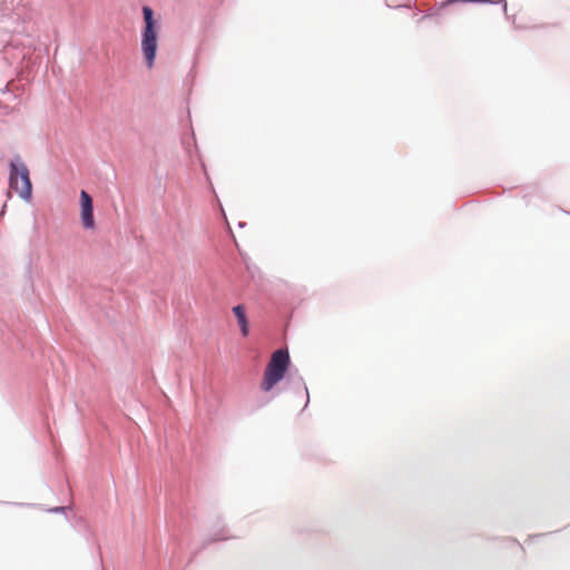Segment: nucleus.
I'll list each match as a JSON object with an SVG mask.
<instances>
[{
	"instance_id": "obj_9",
	"label": "nucleus",
	"mask_w": 570,
	"mask_h": 570,
	"mask_svg": "<svg viewBox=\"0 0 570 570\" xmlns=\"http://www.w3.org/2000/svg\"><path fill=\"white\" fill-rule=\"evenodd\" d=\"M168 524L173 528V530H171V537H173L174 539H176V538H177V535H178V533H179V531H180V529H179V528H180V525H178V524H177V522H176V520H175V518H174L173 515H170V517H169Z\"/></svg>"
},
{
	"instance_id": "obj_4",
	"label": "nucleus",
	"mask_w": 570,
	"mask_h": 570,
	"mask_svg": "<svg viewBox=\"0 0 570 570\" xmlns=\"http://www.w3.org/2000/svg\"><path fill=\"white\" fill-rule=\"evenodd\" d=\"M80 205V220L86 229H94L96 227V220L94 215V200L92 197L85 190H80L79 195Z\"/></svg>"
},
{
	"instance_id": "obj_6",
	"label": "nucleus",
	"mask_w": 570,
	"mask_h": 570,
	"mask_svg": "<svg viewBox=\"0 0 570 570\" xmlns=\"http://www.w3.org/2000/svg\"><path fill=\"white\" fill-rule=\"evenodd\" d=\"M287 374H288L287 382L289 383L291 387L295 392L304 393V396H305L304 409H305L309 403V393H308V389L304 382V379L301 375L294 374L293 372H288Z\"/></svg>"
},
{
	"instance_id": "obj_5",
	"label": "nucleus",
	"mask_w": 570,
	"mask_h": 570,
	"mask_svg": "<svg viewBox=\"0 0 570 570\" xmlns=\"http://www.w3.org/2000/svg\"><path fill=\"white\" fill-rule=\"evenodd\" d=\"M233 313L237 320L242 336L247 337L249 335L250 325L249 320L246 315V308L244 304H238L233 307Z\"/></svg>"
},
{
	"instance_id": "obj_8",
	"label": "nucleus",
	"mask_w": 570,
	"mask_h": 570,
	"mask_svg": "<svg viewBox=\"0 0 570 570\" xmlns=\"http://www.w3.org/2000/svg\"><path fill=\"white\" fill-rule=\"evenodd\" d=\"M191 142H193V147L196 151H198V147L196 145V139H195V134L191 132V136L190 138H187V139H184L183 140V144L185 146V149L187 151V154H189L191 156Z\"/></svg>"
},
{
	"instance_id": "obj_10",
	"label": "nucleus",
	"mask_w": 570,
	"mask_h": 570,
	"mask_svg": "<svg viewBox=\"0 0 570 570\" xmlns=\"http://www.w3.org/2000/svg\"><path fill=\"white\" fill-rule=\"evenodd\" d=\"M66 507H55L52 509H50V512L52 513H63L66 511Z\"/></svg>"
},
{
	"instance_id": "obj_11",
	"label": "nucleus",
	"mask_w": 570,
	"mask_h": 570,
	"mask_svg": "<svg viewBox=\"0 0 570 570\" xmlns=\"http://www.w3.org/2000/svg\"><path fill=\"white\" fill-rule=\"evenodd\" d=\"M220 540H226V537H222V535H219V534L215 533V534L209 539V541H210V542H214V541H220Z\"/></svg>"
},
{
	"instance_id": "obj_3",
	"label": "nucleus",
	"mask_w": 570,
	"mask_h": 570,
	"mask_svg": "<svg viewBox=\"0 0 570 570\" xmlns=\"http://www.w3.org/2000/svg\"><path fill=\"white\" fill-rule=\"evenodd\" d=\"M8 169L9 188L14 190L22 200L30 203L33 198V186L28 166L19 155H16L9 160Z\"/></svg>"
},
{
	"instance_id": "obj_15",
	"label": "nucleus",
	"mask_w": 570,
	"mask_h": 570,
	"mask_svg": "<svg viewBox=\"0 0 570 570\" xmlns=\"http://www.w3.org/2000/svg\"><path fill=\"white\" fill-rule=\"evenodd\" d=\"M3 94L9 91L8 85L1 90Z\"/></svg>"
},
{
	"instance_id": "obj_2",
	"label": "nucleus",
	"mask_w": 570,
	"mask_h": 570,
	"mask_svg": "<svg viewBox=\"0 0 570 570\" xmlns=\"http://www.w3.org/2000/svg\"><path fill=\"white\" fill-rule=\"evenodd\" d=\"M291 365L292 361L288 351L284 348L276 350L264 370L261 390L265 393L271 392L287 376Z\"/></svg>"
},
{
	"instance_id": "obj_17",
	"label": "nucleus",
	"mask_w": 570,
	"mask_h": 570,
	"mask_svg": "<svg viewBox=\"0 0 570 570\" xmlns=\"http://www.w3.org/2000/svg\"><path fill=\"white\" fill-rule=\"evenodd\" d=\"M541 537H543V534H535L532 538L534 539V538H541Z\"/></svg>"
},
{
	"instance_id": "obj_1",
	"label": "nucleus",
	"mask_w": 570,
	"mask_h": 570,
	"mask_svg": "<svg viewBox=\"0 0 570 570\" xmlns=\"http://www.w3.org/2000/svg\"><path fill=\"white\" fill-rule=\"evenodd\" d=\"M142 20L140 49L146 67L151 69L157 57L161 26L160 21L155 18L153 8L149 6L142 7Z\"/></svg>"
},
{
	"instance_id": "obj_14",
	"label": "nucleus",
	"mask_w": 570,
	"mask_h": 570,
	"mask_svg": "<svg viewBox=\"0 0 570 570\" xmlns=\"http://www.w3.org/2000/svg\"><path fill=\"white\" fill-rule=\"evenodd\" d=\"M245 226H246V223H245V222H239V223H238V227L243 228V227H245Z\"/></svg>"
},
{
	"instance_id": "obj_7",
	"label": "nucleus",
	"mask_w": 570,
	"mask_h": 570,
	"mask_svg": "<svg viewBox=\"0 0 570 570\" xmlns=\"http://www.w3.org/2000/svg\"><path fill=\"white\" fill-rule=\"evenodd\" d=\"M483 3V4H501L505 19L509 20L510 17L508 14V3L507 0H446L442 3V8L448 7L453 3Z\"/></svg>"
},
{
	"instance_id": "obj_13",
	"label": "nucleus",
	"mask_w": 570,
	"mask_h": 570,
	"mask_svg": "<svg viewBox=\"0 0 570 570\" xmlns=\"http://www.w3.org/2000/svg\"><path fill=\"white\" fill-rule=\"evenodd\" d=\"M228 232H229L230 236L233 237V239H235V236L233 234L232 227L229 225H228Z\"/></svg>"
},
{
	"instance_id": "obj_16",
	"label": "nucleus",
	"mask_w": 570,
	"mask_h": 570,
	"mask_svg": "<svg viewBox=\"0 0 570 570\" xmlns=\"http://www.w3.org/2000/svg\"><path fill=\"white\" fill-rule=\"evenodd\" d=\"M220 210H222V215L224 216V218L226 219V215H225V210L223 209V207L220 206Z\"/></svg>"
},
{
	"instance_id": "obj_12",
	"label": "nucleus",
	"mask_w": 570,
	"mask_h": 570,
	"mask_svg": "<svg viewBox=\"0 0 570 570\" xmlns=\"http://www.w3.org/2000/svg\"><path fill=\"white\" fill-rule=\"evenodd\" d=\"M512 23H513L514 29H522L523 28L522 26L517 23L515 19H513Z\"/></svg>"
}]
</instances>
